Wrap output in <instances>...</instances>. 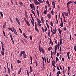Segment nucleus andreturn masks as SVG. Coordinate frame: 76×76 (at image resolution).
I'll list each match as a JSON object with an SVG mask.
<instances>
[{
	"label": "nucleus",
	"mask_w": 76,
	"mask_h": 76,
	"mask_svg": "<svg viewBox=\"0 0 76 76\" xmlns=\"http://www.w3.org/2000/svg\"><path fill=\"white\" fill-rule=\"evenodd\" d=\"M39 48L40 53L42 52V53L43 54L45 53V51H44V49H43L42 47H41L40 45H39Z\"/></svg>",
	"instance_id": "nucleus-1"
},
{
	"label": "nucleus",
	"mask_w": 76,
	"mask_h": 76,
	"mask_svg": "<svg viewBox=\"0 0 76 76\" xmlns=\"http://www.w3.org/2000/svg\"><path fill=\"white\" fill-rule=\"evenodd\" d=\"M53 31H54V32H53ZM53 30H51V32L52 33V34L53 36H54V34H56L57 32V28H56L55 27V28L54 30V29H53Z\"/></svg>",
	"instance_id": "nucleus-2"
},
{
	"label": "nucleus",
	"mask_w": 76,
	"mask_h": 76,
	"mask_svg": "<svg viewBox=\"0 0 76 76\" xmlns=\"http://www.w3.org/2000/svg\"><path fill=\"white\" fill-rule=\"evenodd\" d=\"M30 6L32 10H35V6H34V4H30Z\"/></svg>",
	"instance_id": "nucleus-3"
},
{
	"label": "nucleus",
	"mask_w": 76,
	"mask_h": 76,
	"mask_svg": "<svg viewBox=\"0 0 76 76\" xmlns=\"http://www.w3.org/2000/svg\"><path fill=\"white\" fill-rule=\"evenodd\" d=\"M61 24H60V26H61V27H63V20L62 18H61Z\"/></svg>",
	"instance_id": "nucleus-4"
},
{
	"label": "nucleus",
	"mask_w": 76,
	"mask_h": 76,
	"mask_svg": "<svg viewBox=\"0 0 76 76\" xmlns=\"http://www.w3.org/2000/svg\"><path fill=\"white\" fill-rule=\"evenodd\" d=\"M34 2L36 5H38V4H39V2L37 0H34Z\"/></svg>",
	"instance_id": "nucleus-5"
},
{
	"label": "nucleus",
	"mask_w": 76,
	"mask_h": 76,
	"mask_svg": "<svg viewBox=\"0 0 76 76\" xmlns=\"http://www.w3.org/2000/svg\"><path fill=\"white\" fill-rule=\"evenodd\" d=\"M2 51H1V53L2 55H4V48H2Z\"/></svg>",
	"instance_id": "nucleus-6"
},
{
	"label": "nucleus",
	"mask_w": 76,
	"mask_h": 76,
	"mask_svg": "<svg viewBox=\"0 0 76 76\" xmlns=\"http://www.w3.org/2000/svg\"><path fill=\"white\" fill-rule=\"evenodd\" d=\"M25 52L24 51L21 52L20 53V57H21L22 56V54H25Z\"/></svg>",
	"instance_id": "nucleus-7"
},
{
	"label": "nucleus",
	"mask_w": 76,
	"mask_h": 76,
	"mask_svg": "<svg viewBox=\"0 0 76 76\" xmlns=\"http://www.w3.org/2000/svg\"><path fill=\"white\" fill-rule=\"evenodd\" d=\"M52 5L53 6V9L55 8V6H56V2H54L53 1L52 2Z\"/></svg>",
	"instance_id": "nucleus-8"
},
{
	"label": "nucleus",
	"mask_w": 76,
	"mask_h": 76,
	"mask_svg": "<svg viewBox=\"0 0 76 76\" xmlns=\"http://www.w3.org/2000/svg\"><path fill=\"white\" fill-rule=\"evenodd\" d=\"M23 58H26L27 56L26 54L25 53L23 54Z\"/></svg>",
	"instance_id": "nucleus-9"
},
{
	"label": "nucleus",
	"mask_w": 76,
	"mask_h": 76,
	"mask_svg": "<svg viewBox=\"0 0 76 76\" xmlns=\"http://www.w3.org/2000/svg\"><path fill=\"white\" fill-rule=\"evenodd\" d=\"M19 4L20 6H24V5H23V3L22 2H19Z\"/></svg>",
	"instance_id": "nucleus-10"
},
{
	"label": "nucleus",
	"mask_w": 76,
	"mask_h": 76,
	"mask_svg": "<svg viewBox=\"0 0 76 76\" xmlns=\"http://www.w3.org/2000/svg\"><path fill=\"white\" fill-rule=\"evenodd\" d=\"M30 71L29 73H31V72H33V70H32V66H30Z\"/></svg>",
	"instance_id": "nucleus-11"
},
{
	"label": "nucleus",
	"mask_w": 76,
	"mask_h": 76,
	"mask_svg": "<svg viewBox=\"0 0 76 76\" xmlns=\"http://www.w3.org/2000/svg\"><path fill=\"white\" fill-rule=\"evenodd\" d=\"M69 54H70V52H69L67 53V56L68 58L70 60V57H69Z\"/></svg>",
	"instance_id": "nucleus-12"
},
{
	"label": "nucleus",
	"mask_w": 76,
	"mask_h": 76,
	"mask_svg": "<svg viewBox=\"0 0 76 76\" xmlns=\"http://www.w3.org/2000/svg\"><path fill=\"white\" fill-rule=\"evenodd\" d=\"M62 40H63V38L61 39H60V45H61V46H62Z\"/></svg>",
	"instance_id": "nucleus-13"
},
{
	"label": "nucleus",
	"mask_w": 76,
	"mask_h": 76,
	"mask_svg": "<svg viewBox=\"0 0 76 76\" xmlns=\"http://www.w3.org/2000/svg\"><path fill=\"white\" fill-rule=\"evenodd\" d=\"M41 20L42 22L43 23H44V19H43V17L42 16H41Z\"/></svg>",
	"instance_id": "nucleus-14"
},
{
	"label": "nucleus",
	"mask_w": 76,
	"mask_h": 76,
	"mask_svg": "<svg viewBox=\"0 0 76 76\" xmlns=\"http://www.w3.org/2000/svg\"><path fill=\"white\" fill-rule=\"evenodd\" d=\"M64 15L66 16H68V15H69V13H68L66 12H64Z\"/></svg>",
	"instance_id": "nucleus-15"
},
{
	"label": "nucleus",
	"mask_w": 76,
	"mask_h": 76,
	"mask_svg": "<svg viewBox=\"0 0 76 76\" xmlns=\"http://www.w3.org/2000/svg\"><path fill=\"white\" fill-rule=\"evenodd\" d=\"M47 16L49 19H51V15L48 14L47 15Z\"/></svg>",
	"instance_id": "nucleus-16"
},
{
	"label": "nucleus",
	"mask_w": 76,
	"mask_h": 76,
	"mask_svg": "<svg viewBox=\"0 0 76 76\" xmlns=\"http://www.w3.org/2000/svg\"><path fill=\"white\" fill-rule=\"evenodd\" d=\"M50 32H51V30H50L48 31V35L49 37H50Z\"/></svg>",
	"instance_id": "nucleus-17"
},
{
	"label": "nucleus",
	"mask_w": 76,
	"mask_h": 76,
	"mask_svg": "<svg viewBox=\"0 0 76 76\" xmlns=\"http://www.w3.org/2000/svg\"><path fill=\"white\" fill-rule=\"evenodd\" d=\"M73 3V1H69L67 3L66 5H69V4H71V3Z\"/></svg>",
	"instance_id": "nucleus-18"
},
{
	"label": "nucleus",
	"mask_w": 76,
	"mask_h": 76,
	"mask_svg": "<svg viewBox=\"0 0 76 76\" xmlns=\"http://www.w3.org/2000/svg\"><path fill=\"white\" fill-rule=\"evenodd\" d=\"M31 12H32V13H33V15H34V16H35V17H36V16L35 15V12H34V11L31 10Z\"/></svg>",
	"instance_id": "nucleus-19"
},
{
	"label": "nucleus",
	"mask_w": 76,
	"mask_h": 76,
	"mask_svg": "<svg viewBox=\"0 0 76 76\" xmlns=\"http://www.w3.org/2000/svg\"><path fill=\"white\" fill-rule=\"evenodd\" d=\"M26 23L27 24V25H28V26H30V24H29V21H26Z\"/></svg>",
	"instance_id": "nucleus-20"
},
{
	"label": "nucleus",
	"mask_w": 76,
	"mask_h": 76,
	"mask_svg": "<svg viewBox=\"0 0 76 76\" xmlns=\"http://www.w3.org/2000/svg\"><path fill=\"white\" fill-rule=\"evenodd\" d=\"M1 44H2V48H4V44H3V42H1Z\"/></svg>",
	"instance_id": "nucleus-21"
},
{
	"label": "nucleus",
	"mask_w": 76,
	"mask_h": 76,
	"mask_svg": "<svg viewBox=\"0 0 76 76\" xmlns=\"http://www.w3.org/2000/svg\"><path fill=\"white\" fill-rule=\"evenodd\" d=\"M13 32H14L15 34L16 35H18V34L17 33V32H16V30L13 31Z\"/></svg>",
	"instance_id": "nucleus-22"
},
{
	"label": "nucleus",
	"mask_w": 76,
	"mask_h": 76,
	"mask_svg": "<svg viewBox=\"0 0 76 76\" xmlns=\"http://www.w3.org/2000/svg\"><path fill=\"white\" fill-rule=\"evenodd\" d=\"M8 29H9L10 31H11L12 32H13V30L12 29V28H8Z\"/></svg>",
	"instance_id": "nucleus-23"
},
{
	"label": "nucleus",
	"mask_w": 76,
	"mask_h": 76,
	"mask_svg": "<svg viewBox=\"0 0 76 76\" xmlns=\"http://www.w3.org/2000/svg\"><path fill=\"white\" fill-rule=\"evenodd\" d=\"M23 35L24 37H25V38H27V36H26V34H25V33H23Z\"/></svg>",
	"instance_id": "nucleus-24"
},
{
	"label": "nucleus",
	"mask_w": 76,
	"mask_h": 76,
	"mask_svg": "<svg viewBox=\"0 0 76 76\" xmlns=\"http://www.w3.org/2000/svg\"><path fill=\"white\" fill-rule=\"evenodd\" d=\"M51 49H52V47L51 46L50 47L48 48V50L49 51H50Z\"/></svg>",
	"instance_id": "nucleus-25"
},
{
	"label": "nucleus",
	"mask_w": 76,
	"mask_h": 76,
	"mask_svg": "<svg viewBox=\"0 0 76 76\" xmlns=\"http://www.w3.org/2000/svg\"><path fill=\"white\" fill-rule=\"evenodd\" d=\"M58 47V44H57L55 46V50H56L57 48Z\"/></svg>",
	"instance_id": "nucleus-26"
},
{
	"label": "nucleus",
	"mask_w": 76,
	"mask_h": 76,
	"mask_svg": "<svg viewBox=\"0 0 76 76\" xmlns=\"http://www.w3.org/2000/svg\"><path fill=\"white\" fill-rule=\"evenodd\" d=\"M21 71H22V69H21V68H20V71H19L18 73V75H20V73Z\"/></svg>",
	"instance_id": "nucleus-27"
},
{
	"label": "nucleus",
	"mask_w": 76,
	"mask_h": 76,
	"mask_svg": "<svg viewBox=\"0 0 76 76\" xmlns=\"http://www.w3.org/2000/svg\"><path fill=\"white\" fill-rule=\"evenodd\" d=\"M54 52H52V51H51V53H50V56H52V54H53V55H54Z\"/></svg>",
	"instance_id": "nucleus-28"
},
{
	"label": "nucleus",
	"mask_w": 76,
	"mask_h": 76,
	"mask_svg": "<svg viewBox=\"0 0 76 76\" xmlns=\"http://www.w3.org/2000/svg\"><path fill=\"white\" fill-rule=\"evenodd\" d=\"M22 62V61L18 60L17 61V62L18 63H20Z\"/></svg>",
	"instance_id": "nucleus-29"
},
{
	"label": "nucleus",
	"mask_w": 76,
	"mask_h": 76,
	"mask_svg": "<svg viewBox=\"0 0 76 76\" xmlns=\"http://www.w3.org/2000/svg\"><path fill=\"white\" fill-rule=\"evenodd\" d=\"M54 51V55H56V53H57V50L55 49Z\"/></svg>",
	"instance_id": "nucleus-30"
},
{
	"label": "nucleus",
	"mask_w": 76,
	"mask_h": 76,
	"mask_svg": "<svg viewBox=\"0 0 76 76\" xmlns=\"http://www.w3.org/2000/svg\"><path fill=\"white\" fill-rule=\"evenodd\" d=\"M0 14L2 17H3V13H2V12H0Z\"/></svg>",
	"instance_id": "nucleus-31"
},
{
	"label": "nucleus",
	"mask_w": 76,
	"mask_h": 76,
	"mask_svg": "<svg viewBox=\"0 0 76 76\" xmlns=\"http://www.w3.org/2000/svg\"><path fill=\"white\" fill-rule=\"evenodd\" d=\"M58 31H59V33L60 35H61V30H60V29H58Z\"/></svg>",
	"instance_id": "nucleus-32"
},
{
	"label": "nucleus",
	"mask_w": 76,
	"mask_h": 76,
	"mask_svg": "<svg viewBox=\"0 0 76 76\" xmlns=\"http://www.w3.org/2000/svg\"><path fill=\"white\" fill-rule=\"evenodd\" d=\"M35 29L36 31H37V32H38V30L37 29V27H35Z\"/></svg>",
	"instance_id": "nucleus-33"
},
{
	"label": "nucleus",
	"mask_w": 76,
	"mask_h": 76,
	"mask_svg": "<svg viewBox=\"0 0 76 76\" xmlns=\"http://www.w3.org/2000/svg\"><path fill=\"white\" fill-rule=\"evenodd\" d=\"M52 64L54 67H56V66L54 64V63H52Z\"/></svg>",
	"instance_id": "nucleus-34"
},
{
	"label": "nucleus",
	"mask_w": 76,
	"mask_h": 76,
	"mask_svg": "<svg viewBox=\"0 0 76 76\" xmlns=\"http://www.w3.org/2000/svg\"><path fill=\"white\" fill-rule=\"evenodd\" d=\"M53 10V9L52 10L51 13L52 15H53L54 14V11Z\"/></svg>",
	"instance_id": "nucleus-35"
},
{
	"label": "nucleus",
	"mask_w": 76,
	"mask_h": 76,
	"mask_svg": "<svg viewBox=\"0 0 76 76\" xmlns=\"http://www.w3.org/2000/svg\"><path fill=\"white\" fill-rule=\"evenodd\" d=\"M4 69H5L4 73H5V74H6V67H4Z\"/></svg>",
	"instance_id": "nucleus-36"
},
{
	"label": "nucleus",
	"mask_w": 76,
	"mask_h": 76,
	"mask_svg": "<svg viewBox=\"0 0 76 76\" xmlns=\"http://www.w3.org/2000/svg\"><path fill=\"white\" fill-rule=\"evenodd\" d=\"M25 15L26 16H27L28 15H27V12L26 11H25Z\"/></svg>",
	"instance_id": "nucleus-37"
},
{
	"label": "nucleus",
	"mask_w": 76,
	"mask_h": 76,
	"mask_svg": "<svg viewBox=\"0 0 76 76\" xmlns=\"http://www.w3.org/2000/svg\"><path fill=\"white\" fill-rule=\"evenodd\" d=\"M31 23L32 24V25L34 26V22H33L32 21V20H31Z\"/></svg>",
	"instance_id": "nucleus-38"
},
{
	"label": "nucleus",
	"mask_w": 76,
	"mask_h": 76,
	"mask_svg": "<svg viewBox=\"0 0 76 76\" xmlns=\"http://www.w3.org/2000/svg\"><path fill=\"white\" fill-rule=\"evenodd\" d=\"M39 1L40 3H43V1H41V0H40Z\"/></svg>",
	"instance_id": "nucleus-39"
},
{
	"label": "nucleus",
	"mask_w": 76,
	"mask_h": 76,
	"mask_svg": "<svg viewBox=\"0 0 76 76\" xmlns=\"http://www.w3.org/2000/svg\"><path fill=\"white\" fill-rule=\"evenodd\" d=\"M11 69L12 70H13V65H12V64H11Z\"/></svg>",
	"instance_id": "nucleus-40"
},
{
	"label": "nucleus",
	"mask_w": 76,
	"mask_h": 76,
	"mask_svg": "<svg viewBox=\"0 0 76 76\" xmlns=\"http://www.w3.org/2000/svg\"><path fill=\"white\" fill-rule=\"evenodd\" d=\"M38 23H41V20H40L38 21Z\"/></svg>",
	"instance_id": "nucleus-41"
},
{
	"label": "nucleus",
	"mask_w": 76,
	"mask_h": 76,
	"mask_svg": "<svg viewBox=\"0 0 76 76\" xmlns=\"http://www.w3.org/2000/svg\"><path fill=\"white\" fill-rule=\"evenodd\" d=\"M59 60L58 59V58L57 57H56V61H58Z\"/></svg>",
	"instance_id": "nucleus-42"
},
{
	"label": "nucleus",
	"mask_w": 76,
	"mask_h": 76,
	"mask_svg": "<svg viewBox=\"0 0 76 76\" xmlns=\"http://www.w3.org/2000/svg\"><path fill=\"white\" fill-rule=\"evenodd\" d=\"M3 34L4 35V37H6V34H5V32L4 31H3Z\"/></svg>",
	"instance_id": "nucleus-43"
},
{
	"label": "nucleus",
	"mask_w": 76,
	"mask_h": 76,
	"mask_svg": "<svg viewBox=\"0 0 76 76\" xmlns=\"http://www.w3.org/2000/svg\"><path fill=\"white\" fill-rule=\"evenodd\" d=\"M37 15L39 17V11H37Z\"/></svg>",
	"instance_id": "nucleus-44"
},
{
	"label": "nucleus",
	"mask_w": 76,
	"mask_h": 76,
	"mask_svg": "<svg viewBox=\"0 0 76 76\" xmlns=\"http://www.w3.org/2000/svg\"><path fill=\"white\" fill-rule=\"evenodd\" d=\"M50 25L52 26H53V22L52 21H51V23H50Z\"/></svg>",
	"instance_id": "nucleus-45"
},
{
	"label": "nucleus",
	"mask_w": 76,
	"mask_h": 76,
	"mask_svg": "<svg viewBox=\"0 0 76 76\" xmlns=\"http://www.w3.org/2000/svg\"><path fill=\"white\" fill-rule=\"evenodd\" d=\"M10 37L11 39H12L13 38V37H12V33H10Z\"/></svg>",
	"instance_id": "nucleus-46"
},
{
	"label": "nucleus",
	"mask_w": 76,
	"mask_h": 76,
	"mask_svg": "<svg viewBox=\"0 0 76 76\" xmlns=\"http://www.w3.org/2000/svg\"><path fill=\"white\" fill-rule=\"evenodd\" d=\"M16 20L17 22L19 21V19H18V18H16Z\"/></svg>",
	"instance_id": "nucleus-47"
},
{
	"label": "nucleus",
	"mask_w": 76,
	"mask_h": 76,
	"mask_svg": "<svg viewBox=\"0 0 76 76\" xmlns=\"http://www.w3.org/2000/svg\"><path fill=\"white\" fill-rule=\"evenodd\" d=\"M71 39H72V36L71 35V34H70L69 35V39H70V40H71Z\"/></svg>",
	"instance_id": "nucleus-48"
},
{
	"label": "nucleus",
	"mask_w": 76,
	"mask_h": 76,
	"mask_svg": "<svg viewBox=\"0 0 76 76\" xmlns=\"http://www.w3.org/2000/svg\"><path fill=\"white\" fill-rule=\"evenodd\" d=\"M29 38L30 39H31V40H32V36H30Z\"/></svg>",
	"instance_id": "nucleus-49"
},
{
	"label": "nucleus",
	"mask_w": 76,
	"mask_h": 76,
	"mask_svg": "<svg viewBox=\"0 0 76 76\" xmlns=\"http://www.w3.org/2000/svg\"><path fill=\"white\" fill-rule=\"evenodd\" d=\"M35 27H37V23H36V22H35Z\"/></svg>",
	"instance_id": "nucleus-50"
},
{
	"label": "nucleus",
	"mask_w": 76,
	"mask_h": 76,
	"mask_svg": "<svg viewBox=\"0 0 76 76\" xmlns=\"http://www.w3.org/2000/svg\"><path fill=\"white\" fill-rule=\"evenodd\" d=\"M42 64H43V68H44L45 65H44V62H43Z\"/></svg>",
	"instance_id": "nucleus-51"
},
{
	"label": "nucleus",
	"mask_w": 76,
	"mask_h": 76,
	"mask_svg": "<svg viewBox=\"0 0 76 76\" xmlns=\"http://www.w3.org/2000/svg\"><path fill=\"white\" fill-rule=\"evenodd\" d=\"M68 10L69 11V14H70V9H69V8H68Z\"/></svg>",
	"instance_id": "nucleus-52"
},
{
	"label": "nucleus",
	"mask_w": 76,
	"mask_h": 76,
	"mask_svg": "<svg viewBox=\"0 0 76 76\" xmlns=\"http://www.w3.org/2000/svg\"><path fill=\"white\" fill-rule=\"evenodd\" d=\"M47 61L48 63H49V61H48V58H47Z\"/></svg>",
	"instance_id": "nucleus-53"
},
{
	"label": "nucleus",
	"mask_w": 76,
	"mask_h": 76,
	"mask_svg": "<svg viewBox=\"0 0 76 76\" xmlns=\"http://www.w3.org/2000/svg\"><path fill=\"white\" fill-rule=\"evenodd\" d=\"M41 42H42L41 40H40V42H39V44H38L39 45H40V44H41Z\"/></svg>",
	"instance_id": "nucleus-54"
},
{
	"label": "nucleus",
	"mask_w": 76,
	"mask_h": 76,
	"mask_svg": "<svg viewBox=\"0 0 76 76\" xmlns=\"http://www.w3.org/2000/svg\"><path fill=\"white\" fill-rule=\"evenodd\" d=\"M11 40L12 41L13 44H14V41L13 40V39H11Z\"/></svg>",
	"instance_id": "nucleus-55"
},
{
	"label": "nucleus",
	"mask_w": 76,
	"mask_h": 76,
	"mask_svg": "<svg viewBox=\"0 0 76 76\" xmlns=\"http://www.w3.org/2000/svg\"><path fill=\"white\" fill-rule=\"evenodd\" d=\"M23 40L24 41H25V42H28V41H27L25 39H23Z\"/></svg>",
	"instance_id": "nucleus-56"
},
{
	"label": "nucleus",
	"mask_w": 76,
	"mask_h": 76,
	"mask_svg": "<svg viewBox=\"0 0 76 76\" xmlns=\"http://www.w3.org/2000/svg\"><path fill=\"white\" fill-rule=\"evenodd\" d=\"M35 63H36V66H37V60H35Z\"/></svg>",
	"instance_id": "nucleus-57"
},
{
	"label": "nucleus",
	"mask_w": 76,
	"mask_h": 76,
	"mask_svg": "<svg viewBox=\"0 0 76 76\" xmlns=\"http://www.w3.org/2000/svg\"><path fill=\"white\" fill-rule=\"evenodd\" d=\"M42 58L43 60V61H45V59L44 58V57H43Z\"/></svg>",
	"instance_id": "nucleus-58"
},
{
	"label": "nucleus",
	"mask_w": 76,
	"mask_h": 76,
	"mask_svg": "<svg viewBox=\"0 0 76 76\" xmlns=\"http://www.w3.org/2000/svg\"><path fill=\"white\" fill-rule=\"evenodd\" d=\"M62 16L63 18L65 17H64V13H62Z\"/></svg>",
	"instance_id": "nucleus-59"
},
{
	"label": "nucleus",
	"mask_w": 76,
	"mask_h": 76,
	"mask_svg": "<svg viewBox=\"0 0 76 76\" xmlns=\"http://www.w3.org/2000/svg\"><path fill=\"white\" fill-rule=\"evenodd\" d=\"M12 29H13L12 31H14L15 30V28H14L13 27H12Z\"/></svg>",
	"instance_id": "nucleus-60"
},
{
	"label": "nucleus",
	"mask_w": 76,
	"mask_h": 76,
	"mask_svg": "<svg viewBox=\"0 0 76 76\" xmlns=\"http://www.w3.org/2000/svg\"><path fill=\"white\" fill-rule=\"evenodd\" d=\"M76 46H75L74 47V49L75 51H76Z\"/></svg>",
	"instance_id": "nucleus-61"
},
{
	"label": "nucleus",
	"mask_w": 76,
	"mask_h": 76,
	"mask_svg": "<svg viewBox=\"0 0 76 76\" xmlns=\"http://www.w3.org/2000/svg\"><path fill=\"white\" fill-rule=\"evenodd\" d=\"M38 26H40V27L41 26V25L40 24V23H38Z\"/></svg>",
	"instance_id": "nucleus-62"
},
{
	"label": "nucleus",
	"mask_w": 76,
	"mask_h": 76,
	"mask_svg": "<svg viewBox=\"0 0 76 76\" xmlns=\"http://www.w3.org/2000/svg\"><path fill=\"white\" fill-rule=\"evenodd\" d=\"M60 51L61 52V47L60 46Z\"/></svg>",
	"instance_id": "nucleus-63"
},
{
	"label": "nucleus",
	"mask_w": 76,
	"mask_h": 76,
	"mask_svg": "<svg viewBox=\"0 0 76 76\" xmlns=\"http://www.w3.org/2000/svg\"><path fill=\"white\" fill-rule=\"evenodd\" d=\"M64 29V31H66V28H63Z\"/></svg>",
	"instance_id": "nucleus-64"
}]
</instances>
